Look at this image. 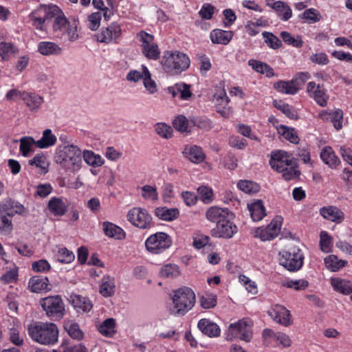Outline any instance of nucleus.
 I'll return each mask as SVG.
<instances>
[{"label":"nucleus","instance_id":"1","mask_svg":"<svg viewBox=\"0 0 352 352\" xmlns=\"http://www.w3.org/2000/svg\"><path fill=\"white\" fill-rule=\"evenodd\" d=\"M269 164L274 170L282 173L285 181L298 179L301 175L297 160L285 151H272Z\"/></svg>","mask_w":352,"mask_h":352},{"label":"nucleus","instance_id":"2","mask_svg":"<svg viewBox=\"0 0 352 352\" xmlns=\"http://www.w3.org/2000/svg\"><path fill=\"white\" fill-rule=\"evenodd\" d=\"M54 162L67 172H78L82 166V151L76 145H58L54 153Z\"/></svg>","mask_w":352,"mask_h":352},{"label":"nucleus","instance_id":"3","mask_svg":"<svg viewBox=\"0 0 352 352\" xmlns=\"http://www.w3.org/2000/svg\"><path fill=\"white\" fill-rule=\"evenodd\" d=\"M28 333L31 339L41 345H54L58 342L59 331L52 322H34L28 327Z\"/></svg>","mask_w":352,"mask_h":352},{"label":"nucleus","instance_id":"4","mask_svg":"<svg viewBox=\"0 0 352 352\" xmlns=\"http://www.w3.org/2000/svg\"><path fill=\"white\" fill-rule=\"evenodd\" d=\"M162 69L171 74H179L186 71L190 66L189 57L179 51H165L160 59Z\"/></svg>","mask_w":352,"mask_h":352},{"label":"nucleus","instance_id":"5","mask_svg":"<svg viewBox=\"0 0 352 352\" xmlns=\"http://www.w3.org/2000/svg\"><path fill=\"white\" fill-rule=\"evenodd\" d=\"M252 326L253 322L249 318H243L230 324L225 333L226 340L233 341L239 338L245 342H250L252 336Z\"/></svg>","mask_w":352,"mask_h":352},{"label":"nucleus","instance_id":"6","mask_svg":"<svg viewBox=\"0 0 352 352\" xmlns=\"http://www.w3.org/2000/svg\"><path fill=\"white\" fill-rule=\"evenodd\" d=\"M279 264L289 272H297L304 263V254L296 247L290 248L287 250L279 252Z\"/></svg>","mask_w":352,"mask_h":352},{"label":"nucleus","instance_id":"7","mask_svg":"<svg viewBox=\"0 0 352 352\" xmlns=\"http://www.w3.org/2000/svg\"><path fill=\"white\" fill-rule=\"evenodd\" d=\"M142 54L148 60H157L160 58V50L155 42L153 34L141 30L136 35Z\"/></svg>","mask_w":352,"mask_h":352},{"label":"nucleus","instance_id":"8","mask_svg":"<svg viewBox=\"0 0 352 352\" xmlns=\"http://www.w3.org/2000/svg\"><path fill=\"white\" fill-rule=\"evenodd\" d=\"M57 10L56 5L41 4L29 14L32 26L38 30H45V21L52 19L54 14V12Z\"/></svg>","mask_w":352,"mask_h":352},{"label":"nucleus","instance_id":"9","mask_svg":"<svg viewBox=\"0 0 352 352\" xmlns=\"http://www.w3.org/2000/svg\"><path fill=\"white\" fill-rule=\"evenodd\" d=\"M144 244L148 252L158 254L171 246L172 240L166 233L159 232L149 236Z\"/></svg>","mask_w":352,"mask_h":352},{"label":"nucleus","instance_id":"10","mask_svg":"<svg viewBox=\"0 0 352 352\" xmlns=\"http://www.w3.org/2000/svg\"><path fill=\"white\" fill-rule=\"evenodd\" d=\"M126 218L132 225L140 229H150L155 225L151 215L146 209L142 208H131L128 212Z\"/></svg>","mask_w":352,"mask_h":352},{"label":"nucleus","instance_id":"11","mask_svg":"<svg viewBox=\"0 0 352 352\" xmlns=\"http://www.w3.org/2000/svg\"><path fill=\"white\" fill-rule=\"evenodd\" d=\"M172 300L175 308H192L196 301L195 294L188 287H180L173 292Z\"/></svg>","mask_w":352,"mask_h":352},{"label":"nucleus","instance_id":"12","mask_svg":"<svg viewBox=\"0 0 352 352\" xmlns=\"http://www.w3.org/2000/svg\"><path fill=\"white\" fill-rule=\"evenodd\" d=\"M283 219L277 216L267 226L257 228L254 232V236L261 241H271L276 238L281 229Z\"/></svg>","mask_w":352,"mask_h":352},{"label":"nucleus","instance_id":"13","mask_svg":"<svg viewBox=\"0 0 352 352\" xmlns=\"http://www.w3.org/2000/svg\"><path fill=\"white\" fill-rule=\"evenodd\" d=\"M232 218H227L218 224L215 228L212 229L211 235L214 237L230 239L238 231L237 226L231 221Z\"/></svg>","mask_w":352,"mask_h":352},{"label":"nucleus","instance_id":"14","mask_svg":"<svg viewBox=\"0 0 352 352\" xmlns=\"http://www.w3.org/2000/svg\"><path fill=\"white\" fill-rule=\"evenodd\" d=\"M307 91L319 106L325 107L327 104L329 96L323 85H316L314 81L309 82L307 84Z\"/></svg>","mask_w":352,"mask_h":352},{"label":"nucleus","instance_id":"15","mask_svg":"<svg viewBox=\"0 0 352 352\" xmlns=\"http://www.w3.org/2000/svg\"><path fill=\"white\" fill-rule=\"evenodd\" d=\"M318 117L323 121L331 122L336 130L342 128L343 111L340 109L323 110Z\"/></svg>","mask_w":352,"mask_h":352},{"label":"nucleus","instance_id":"16","mask_svg":"<svg viewBox=\"0 0 352 352\" xmlns=\"http://www.w3.org/2000/svg\"><path fill=\"white\" fill-rule=\"evenodd\" d=\"M121 35V28L116 23H111L106 28H102L97 35V41L100 43H109L116 41Z\"/></svg>","mask_w":352,"mask_h":352},{"label":"nucleus","instance_id":"17","mask_svg":"<svg viewBox=\"0 0 352 352\" xmlns=\"http://www.w3.org/2000/svg\"><path fill=\"white\" fill-rule=\"evenodd\" d=\"M167 91L173 98L179 97L182 100H188L192 95L190 85L182 82L168 87Z\"/></svg>","mask_w":352,"mask_h":352},{"label":"nucleus","instance_id":"18","mask_svg":"<svg viewBox=\"0 0 352 352\" xmlns=\"http://www.w3.org/2000/svg\"><path fill=\"white\" fill-rule=\"evenodd\" d=\"M233 213L228 208H222L217 206L210 207L206 212L207 219L217 224L227 218H233Z\"/></svg>","mask_w":352,"mask_h":352},{"label":"nucleus","instance_id":"19","mask_svg":"<svg viewBox=\"0 0 352 352\" xmlns=\"http://www.w3.org/2000/svg\"><path fill=\"white\" fill-rule=\"evenodd\" d=\"M47 209L54 216H63L67 211V199L53 197L47 203Z\"/></svg>","mask_w":352,"mask_h":352},{"label":"nucleus","instance_id":"20","mask_svg":"<svg viewBox=\"0 0 352 352\" xmlns=\"http://www.w3.org/2000/svg\"><path fill=\"white\" fill-rule=\"evenodd\" d=\"M182 153L186 159L195 164H199L206 158L202 148L197 145H186Z\"/></svg>","mask_w":352,"mask_h":352},{"label":"nucleus","instance_id":"21","mask_svg":"<svg viewBox=\"0 0 352 352\" xmlns=\"http://www.w3.org/2000/svg\"><path fill=\"white\" fill-rule=\"evenodd\" d=\"M28 285L31 291L35 293L43 291L48 292L52 289L48 278L41 275L34 276L30 278Z\"/></svg>","mask_w":352,"mask_h":352},{"label":"nucleus","instance_id":"22","mask_svg":"<svg viewBox=\"0 0 352 352\" xmlns=\"http://www.w3.org/2000/svg\"><path fill=\"white\" fill-rule=\"evenodd\" d=\"M320 214L323 218L336 223H340L344 219V212L333 206L322 207L320 210Z\"/></svg>","mask_w":352,"mask_h":352},{"label":"nucleus","instance_id":"23","mask_svg":"<svg viewBox=\"0 0 352 352\" xmlns=\"http://www.w3.org/2000/svg\"><path fill=\"white\" fill-rule=\"evenodd\" d=\"M320 156L322 161L331 169L337 168L341 163L332 147L329 146H324L321 150Z\"/></svg>","mask_w":352,"mask_h":352},{"label":"nucleus","instance_id":"24","mask_svg":"<svg viewBox=\"0 0 352 352\" xmlns=\"http://www.w3.org/2000/svg\"><path fill=\"white\" fill-rule=\"evenodd\" d=\"M102 230L104 234L109 238L116 240H123L126 238L125 231L121 227L111 222H103Z\"/></svg>","mask_w":352,"mask_h":352},{"label":"nucleus","instance_id":"25","mask_svg":"<svg viewBox=\"0 0 352 352\" xmlns=\"http://www.w3.org/2000/svg\"><path fill=\"white\" fill-rule=\"evenodd\" d=\"M199 330L205 335L210 338L219 337L221 333V329L214 322L208 319H201L198 322Z\"/></svg>","mask_w":352,"mask_h":352},{"label":"nucleus","instance_id":"26","mask_svg":"<svg viewBox=\"0 0 352 352\" xmlns=\"http://www.w3.org/2000/svg\"><path fill=\"white\" fill-rule=\"evenodd\" d=\"M268 314L281 325L288 326L292 322V315L288 309H269Z\"/></svg>","mask_w":352,"mask_h":352},{"label":"nucleus","instance_id":"27","mask_svg":"<svg viewBox=\"0 0 352 352\" xmlns=\"http://www.w3.org/2000/svg\"><path fill=\"white\" fill-rule=\"evenodd\" d=\"M232 31H227L221 29L213 30L210 34V38L212 43L228 45L233 37Z\"/></svg>","mask_w":352,"mask_h":352},{"label":"nucleus","instance_id":"28","mask_svg":"<svg viewBox=\"0 0 352 352\" xmlns=\"http://www.w3.org/2000/svg\"><path fill=\"white\" fill-rule=\"evenodd\" d=\"M154 214L162 221H172L179 217V210L177 208L157 207L154 210Z\"/></svg>","mask_w":352,"mask_h":352},{"label":"nucleus","instance_id":"29","mask_svg":"<svg viewBox=\"0 0 352 352\" xmlns=\"http://www.w3.org/2000/svg\"><path fill=\"white\" fill-rule=\"evenodd\" d=\"M250 214L254 221H258L266 216V210L263 202L258 199L250 204H248Z\"/></svg>","mask_w":352,"mask_h":352},{"label":"nucleus","instance_id":"30","mask_svg":"<svg viewBox=\"0 0 352 352\" xmlns=\"http://www.w3.org/2000/svg\"><path fill=\"white\" fill-rule=\"evenodd\" d=\"M267 6L274 10L281 20L286 21L292 16V10L289 6L282 1H278L273 3H267Z\"/></svg>","mask_w":352,"mask_h":352},{"label":"nucleus","instance_id":"31","mask_svg":"<svg viewBox=\"0 0 352 352\" xmlns=\"http://www.w3.org/2000/svg\"><path fill=\"white\" fill-rule=\"evenodd\" d=\"M62 51V48L54 42L41 41L38 44V52L43 56H58Z\"/></svg>","mask_w":352,"mask_h":352},{"label":"nucleus","instance_id":"32","mask_svg":"<svg viewBox=\"0 0 352 352\" xmlns=\"http://www.w3.org/2000/svg\"><path fill=\"white\" fill-rule=\"evenodd\" d=\"M57 138L50 129L43 131L42 137L40 140L36 141V146L44 149L48 148L56 144Z\"/></svg>","mask_w":352,"mask_h":352},{"label":"nucleus","instance_id":"33","mask_svg":"<svg viewBox=\"0 0 352 352\" xmlns=\"http://www.w3.org/2000/svg\"><path fill=\"white\" fill-rule=\"evenodd\" d=\"M23 96V101L31 111L37 110L44 102L43 98L35 92L25 91Z\"/></svg>","mask_w":352,"mask_h":352},{"label":"nucleus","instance_id":"34","mask_svg":"<svg viewBox=\"0 0 352 352\" xmlns=\"http://www.w3.org/2000/svg\"><path fill=\"white\" fill-rule=\"evenodd\" d=\"M56 9L58 10L54 11V14H53V18H54L53 29L54 32L59 31L60 32H63V31H65L66 28L70 24V22L67 20L63 12L57 6Z\"/></svg>","mask_w":352,"mask_h":352},{"label":"nucleus","instance_id":"35","mask_svg":"<svg viewBox=\"0 0 352 352\" xmlns=\"http://www.w3.org/2000/svg\"><path fill=\"white\" fill-rule=\"evenodd\" d=\"M331 285L334 290L344 295H349L352 293V283L350 280L340 278L331 279Z\"/></svg>","mask_w":352,"mask_h":352},{"label":"nucleus","instance_id":"36","mask_svg":"<svg viewBox=\"0 0 352 352\" xmlns=\"http://www.w3.org/2000/svg\"><path fill=\"white\" fill-rule=\"evenodd\" d=\"M274 88L279 93L289 95H295L299 91V88L292 80H279L274 84Z\"/></svg>","mask_w":352,"mask_h":352},{"label":"nucleus","instance_id":"37","mask_svg":"<svg viewBox=\"0 0 352 352\" xmlns=\"http://www.w3.org/2000/svg\"><path fill=\"white\" fill-rule=\"evenodd\" d=\"M248 65L254 71L261 74H265L267 78H271L275 75L272 67L265 63L255 59H250L248 61Z\"/></svg>","mask_w":352,"mask_h":352},{"label":"nucleus","instance_id":"38","mask_svg":"<svg viewBox=\"0 0 352 352\" xmlns=\"http://www.w3.org/2000/svg\"><path fill=\"white\" fill-rule=\"evenodd\" d=\"M28 164L38 168L41 174H46L49 171L50 163L42 153L36 154L32 160H29Z\"/></svg>","mask_w":352,"mask_h":352},{"label":"nucleus","instance_id":"39","mask_svg":"<svg viewBox=\"0 0 352 352\" xmlns=\"http://www.w3.org/2000/svg\"><path fill=\"white\" fill-rule=\"evenodd\" d=\"M114 278L109 276H104L100 286V293L104 297L112 296L115 292Z\"/></svg>","mask_w":352,"mask_h":352},{"label":"nucleus","instance_id":"40","mask_svg":"<svg viewBox=\"0 0 352 352\" xmlns=\"http://www.w3.org/2000/svg\"><path fill=\"white\" fill-rule=\"evenodd\" d=\"M82 158L89 166L94 168L100 167L104 164V160L101 156L92 151L85 150L82 154Z\"/></svg>","mask_w":352,"mask_h":352},{"label":"nucleus","instance_id":"41","mask_svg":"<svg viewBox=\"0 0 352 352\" xmlns=\"http://www.w3.org/2000/svg\"><path fill=\"white\" fill-rule=\"evenodd\" d=\"M41 308H64L60 296H50L43 298L40 300Z\"/></svg>","mask_w":352,"mask_h":352},{"label":"nucleus","instance_id":"42","mask_svg":"<svg viewBox=\"0 0 352 352\" xmlns=\"http://www.w3.org/2000/svg\"><path fill=\"white\" fill-rule=\"evenodd\" d=\"M142 71L144 74L143 83L145 89L150 94H154L157 91L156 82L151 78V74L146 65H142Z\"/></svg>","mask_w":352,"mask_h":352},{"label":"nucleus","instance_id":"43","mask_svg":"<svg viewBox=\"0 0 352 352\" xmlns=\"http://www.w3.org/2000/svg\"><path fill=\"white\" fill-rule=\"evenodd\" d=\"M6 214V210L0 209V233L3 234H10L12 229L13 226L11 218Z\"/></svg>","mask_w":352,"mask_h":352},{"label":"nucleus","instance_id":"44","mask_svg":"<svg viewBox=\"0 0 352 352\" xmlns=\"http://www.w3.org/2000/svg\"><path fill=\"white\" fill-rule=\"evenodd\" d=\"M273 104L275 108L282 111L289 118L293 120L298 119L297 111L291 105L282 100H274Z\"/></svg>","mask_w":352,"mask_h":352},{"label":"nucleus","instance_id":"45","mask_svg":"<svg viewBox=\"0 0 352 352\" xmlns=\"http://www.w3.org/2000/svg\"><path fill=\"white\" fill-rule=\"evenodd\" d=\"M71 305L74 308H91L92 305L90 300L82 295L72 294L69 298Z\"/></svg>","mask_w":352,"mask_h":352},{"label":"nucleus","instance_id":"46","mask_svg":"<svg viewBox=\"0 0 352 352\" xmlns=\"http://www.w3.org/2000/svg\"><path fill=\"white\" fill-rule=\"evenodd\" d=\"M346 261L339 259L337 256L331 254L324 258V264L327 269L332 272H337L344 267Z\"/></svg>","mask_w":352,"mask_h":352},{"label":"nucleus","instance_id":"47","mask_svg":"<svg viewBox=\"0 0 352 352\" xmlns=\"http://www.w3.org/2000/svg\"><path fill=\"white\" fill-rule=\"evenodd\" d=\"M190 123V125L205 131H209L212 128V122L206 116H191Z\"/></svg>","mask_w":352,"mask_h":352},{"label":"nucleus","instance_id":"48","mask_svg":"<svg viewBox=\"0 0 352 352\" xmlns=\"http://www.w3.org/2000/svg\"><path fill=\"white\" fill-rule=\"evenodd\" d=\"M34 146H36V140L32 137L24 136L20 139L19 150L23 157L28 156L33 151Z\"/></svg>","mask_w":352,"mask_h":352},{"label":"nucleus","instance_id":"49","mask_svg":"<svg viewBox=\"0 0 352 352\" xmlns=\"http://www.w3.org/2000/svg\"><path fill=\"white\" fill-rule=\"evenodd\" d=\"M116 321L113 318L105 320L98 327V331L106 337H112L116 333Z\"/></svg>","mask_w":352,"mask_h":352},{"label":"nucleus","instance_id":"50","mask_svg":"<svg viewBox=\"0 0 352 352\" xmlns=\"http://www.w3.org/2000/svg\"><path fill=\"white\" fill-rule=\"evenodd\" d=\"M64 328L68 334L74 339L81 340L83 338V333L80 329L78 324L73 321L68 320L64 324Z\"/></svg>","mask_w":352,"mask_h":352},{"label":"nucleus","instance_id":"51","mask_svg":"<svg viewBox=\"0 0 352 352\" xmlns=\"http://www.w3.org/2000/svg\"><path fill=\"white\" fill-rule=\"evenodd\" d=\"M237 187L241 191L248 194H254L259 191V185L250 180H240L237 183Z\"/></svg>","mask_w":352,"mask_h":352},{"label":"nucleus","instance_id":"52","mask_svg":"<svg viewBox=\"0 0 352 352\" xmlns=\"http://www.w3.org/2000/svg\"><path fill=\"white\" fill-rule=\"evenodd\" d=\"M280 36L283 41L289 45L299 48L301 47L303 45L301 36L298 35L296 37H294L291 33L287 31L281 32Z\"/></svg>","mask_w":352,"mask_h":352},{"label":"nucleus","instance_id":"53","mask_svg":"<svg viewBox=\"0 0 352 352\" xmlns=\"http://www.w3.org/2000/svg\"><path fill=\"white\" fill-rule=\"evenodd\" d=\"M3 210H6V214L9 217H13L15 214H20L23 210V206L18 201L9 200L1 206Z\"/></svg>","mask_w":352,"mask_h":352},{"label":"nucleus","instance_id":"54","mask_svg":"<svg viewBox=\"0 0 352 352\" xmlns=\"http://www.w3.org/2000/svg\"><path fill=\"white\" fill-rule=\"evenodd\" d=\"M262 36L265 43L273 50L279 49L282 46L281 41L273 33L269 32H263Z\"/></svg>","mask_w":352,"mask_h":352},{"label":"nucleus","instance_id":"55","mask_svg":"<svg viewBox=\"0 0 352 352\" xmlns=\"http://www.w3.org/2000/svg\"><path fill=\"white\" fill-rule=\"evenodd\" d=\"M179 274V267L175 264H166L162 267L160 276L162 278H174Z\"/></svg>","mask_w":352,"mask_h":352},{"label":"nucleus","instance_id":"56","mask_svg":"<svg viewBox=\"0 0 352 352\" xmlns=\"http://www.w3.org/2000/svg\"><path fill=\"white\" fill-rule=\"evenodd\" d=\"M263 343L265 346H279L278 333H275L270 329H265L263 331Z\"/></svg>","mask_w":352,"mask_h":352},{"label":"nucleus","instance_id":"57","mask_svg":"<svg viewBox=\"0 0 352 352\" xmlns=\"http://www.w3.org/2000/svg\"><path fill=\"white\" fill-rule=\"evenodd\" d=\"M279 133L288 141L293 144H298L300 139L293 128H289L286 126L281 125Z\"/></svg>","mask_w":352,"mask_h":352},{"label":"nucleus","instance_id":"58","mask_svg":"<svg viewBox=\"0 0 352 352\" xmlns=\"http://www.w3.org/2000/svg\"><path fill=\"white\" fill-rule=\"evenodd\" d=\"M309 282L305 279L299 280H287L283 285L287 288H291L296 291L305 290L309 287Z\"/></svg>","mask_w":352,"mask_h":352},{"label":"nucleus","instance_id":"59","mask_svg":"<svg viewBox=\"0 0 352 352\" xmlns=\"http://www.w3.org/2000/svg\"><path fill=\"white\" fill-rule=\"evenodd\" d=\"M299 17L302 19L308 21L310 23L318 22L320 20V12L315 8H309L305 10Z\"/></svg>","mask_w":352,"mask_h":352},{"label":"nucleus","instance_id":"60","mask_svg":"<svg viewBox=\"0 0 352 352\" xmlns=\"http://www.w3.org/2000/svg\"><path fill=\"white\" fill-rule=\"evenodd\" d=\"M142 197L144 199L155 201L158 199V192L155 186L144 185L141 188Z\"/></svg>","mask_w":352,"mask_h":352},{"label":"nucleus","instance_id":"61","mask_svg":"<svg viewBox=\"0 0 352 352\" xmlns=\"http://www.w3.org/2000/svg\"><path fill=\"white\" fill-rule=\"evenodd\" d=\"M74 258V254L66 248H60L56 254L57 261L62 263H70Z\"/></svg>","mask_w":352,"mask_h":352},{"label":"nucleus","instance_id":"62","mask_svg":"<svg viewBox=\"0 0 352 352\" xmlns=\"http://www.w3.org/2000/svg\"><path fill=\"white\" fill-rule=\"evenodd\" d=\"M320 250L325 253L331 251L332 248L331 237L326 231H322L320 235Z\"/></svg>","mask_w":352,"mask_h":352},{"label":"nucleus","instance_id":"63","mask_svg":"<svg viewBox=\"0 0 352 352\" xmlns=\"http://www.w3.org/2000/svg\"><path fill=\"white\" fill-rule=\"evenodd\" d=\"M173 125L179 131H187L188 126L190 125V119L188 120L186 116L182 115L178 116L174 119Z\"/></svg>","mask_w":352,"mask_h":352},{"label":"nucleus","instance_id":"64","mask_svg":"<svg viewBox=\"0 0 352 352\" xmlns=\"http://www.w3.org/2000/svg\"><path fill=\"white\" fill-rule=\"evenodd\" d=\"M70 42H75L79 38L77 25L75 22L71 23L62 32Z\"/></svg>","mask_w":352,"mask_h":352}]
</instances>
